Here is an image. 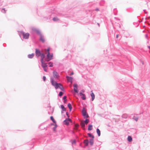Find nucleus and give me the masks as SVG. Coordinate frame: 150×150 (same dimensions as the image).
<instances>
[{
  "instance_id": "obj_9",
  "label": "nucleus",
  "mask_w": 150,
  "mask_h": 150,
  "mask_svg": "<svg viewBox=\"0 0 150 150\" xmlns=\"http://www.w3.org/2000/svg\"><path fill=\"white\" fill-rule=\"evenodd\" d=\"M74 87V91L76 93L78 92V86L77 84H74L73 85Z\"/></svg>"
},
{
  "instance_id": "obj_1",
  "label": "nucleus",
  "mask_w": 150,
  "mask_h": 150,
  "mask_svg": "<svg viewBox=\"0 0 150 150\" xmlns=\"http://www.w3.org/2000/svg\"><path fill=\"white\" fill-rule=\"evenodd\" d=\"M35 53L36 56L37 57L40 56L41 59H42V57H44V58L45 57V54L42 52H41L39 49H36Z\"/></svg>"
},
{
  "instance_id": "obj_14",
  "label": "nucleus",
  "mask_w": 150,
  "mask_h": 150,
  "mask_svg": "<svg viewBox=\"0 0 150 150\" xmlns=\"http://www.w3.org/2000/svg\"><path fill=\"white\" fill-rule=\"evenodd\" d=\"M93 139L94 138H91L89 139V142L90 145L91 146H92L94 142Z\"/></svg>"
},
{
  "instance_id": "obj_15",
  "label": "nucleus",
  "mask_w": 150,
  "mask_h": 150,
  "mask_svg": "<svg viewBox=\"0 0 150 150\" xmlns=\"http://www.w3.org/2000/svg\"><path fill=\"white\" fill-rule=\"evenodd\" d=\"M62 84L60 83H57L54 86L55 89H57L59 88L60 86Z\"/></svg>"
},
{
  "instance_id": "obj_3",
  "label": "nucleus",
  "mask_w": 150,
  "mask_h": 150,
  "mask_svg": "<svg viewBox=\"0 0 150 150\" xmlns=\"http://www.w3.org/2000/svg\"><path fill=\"white\" fill-rule=\"evenodd\" d=\"M21 35H22L23 36L24 38L25 39H28L29 38V34L28 33H25L23 32H21V34L20 35V37Z\"/></svg>"
},
{
  "instance_id": "obj_33",
  "label": "nucleus",
  "mask_w": 150,
  "mask_h": 150,
  "mask_svg": "<svg viewBox=\"0 0 150 150\" xmlns=\"http://www.w3.org/2000/svg\"><path fill=\"white\" fill-rule=\"evenodd\" d=\"M52 20L54 21H57L59 20L56 17L53 18Z\"/></svg>"
},
{
  "instance_id": "obj_37",
  "label": "nucleus",
  "mask_w": 150,
  "mask_h": 150,
  "mask_svg": "<svg viewBox=\"0 0 150 150\" xmlns=\"http://www.w3.org/2000/svg\"><path fill=\"white\" fill-rule=\"evenodd\" d=\"M1 12L3 13H6V10H5V8H3L2 10H1Z\"/></svg>"
},
{
  "instance_id": "obj_47",
  "label": "nucleus",
  "mask_w": 150,
  "mask_h": 150,
  "mask_svg": "<svg viewBox=\"0 0 150 150\" xmlns=\"http://www.w3.org/2000/svg\"><path fill=\"white\" fill-rule=\"evenodd\" d=\"M119 35H118V34H117V35H116V38H118V37H119Z\"/></svg>"
},
{
  "instance_id": "obj_31",
  "label": "nucleus",
  "mask_w": 150,
  "mask_h": 150,
  "mask_svg": "<svg viewBox=\"0 0 150 150\" xmlns=\"http://www.w3.org/2000/svg\"><path fill=\"white\" fill-rule=\"evenodd\" d=\"M132 119H134L136 121H137L138 119V117L135 116H134L132 118Z\"/></svg>"
},
{
  "instance_id": "obj_19",
  "label": "nucleus",
  "mask_w": 150,
  "mask_h": 150,
  "mask_svg": "<svg viewBox=\"0 0 150 150\" xmlns=\"http://www.w3.org/2000/svg\"><path fill=\"white\" fill-rule=\"evenodd\" d=\"M91 98H92V101H93L94 98H95V95H94V94L92 92L91 94Z\"/></svg>"
},
{
  "instance_id": "obj_32",
  "label": "nucleus",
  "mask_w": 150,
  "mask_h": 150,
  "mask_svg": "<svg viewBox=\"0 0 150 150\" xmlns=\"http://www.w3.org/2000/svg\"><path fill=\"white\" fill-rule=\"evenodd\" d=\"M83 122H84L85 124H87L89 122V120L88 119H86Z\"/></svg>"
},
{
  "instance_id": "obj_18",
  "label": "nucleus",
  "mask_w": 150,
  "mask_h": 150,
  "mask_svg": "<svg viewBox=\"0 0 150 150\" xmlns=\"http://www.w3.org/2000/svg\"><path fill=\"white\" fill-rule=\"evenodd\" d=\"M64 124L67 125H68L69 124V122H68V120L67 119H66L64 121Z\"/></svg>"
},
{
  "instance_id": "obj_23",
  "label": "nucleus",
  "mask_w": 150,
  "mask_h": 150,
  "mask_svg": "<svg viewBox=\"0 0 150 150\" xmlns=\"http://www.w3.org/2000/svg\"><path fill=\"white\" fill-rule=\"evenodd\" d=\"M96 132L98 134V136H100V132L99 129L97 128L96 129Z\"/></svg>"
},
{
  "instance_id": "obj_36",
  "label": "nucleus",
  "mask_w": 150,
  "mask_h": 150,
  "mask_svg": "<svg viewBox=\"0 0 150 150\" xmlns=\"http://www.w3.org/2000/svg\"><path fill=\"white\" fill-rule=\"evenodd\" d=\"M57 126V124H56H56H55V126L53 128V131H55Z\"/></svg>"
},
{
  "instance_id": "obj_34",
  "label": "nucleus",
  "mask_w": 150,
  "mask_h": 150,
  "mask_svg": "<svg viewBox=\"0 0 150 150\" xmlns=\"http://www.w3.org/2000/svg\"><path fill=\"white\" fill-rule=\"evenodd\" d=\"M63 94V93L62 91H60L59 92V96H62Z\"/></svg>"
},
{
  "instance_id": "obj_40",
  "label": "nucleus",
  "mask_w": 150,
  "mask_h": 150,
  "mask_svg": "<svg viewBox=\"0 0 150 150\" xmlns=\"http://www.w3.org/2000/svg\"><path fill=\"white\" fill-rule=\"evenodd\" d=\"M50 50V49L49 48H48L47 50L46 49H45V51H46L47 50V52H48H48H49Z\"/></svg>"
},
{
  "instance_id": "obj_45",
  "label": "nucleus",
  "mask_w": 150,
  "mask_h": 150,
  "mask_svg": "<svg viewBox=\"0 0 150 150\" xmlns=\"http://www.w3.org/2000/svg\"><path fill=\"white\" fill-rule=\"evenodd\" d=\"M66 114L67 115V116L68 117H69V114H68V113L67 112H66Z\"/></svg>"
},
{
  "instance_id": "obj_30",
  "label": "nucleus",
  "mask_w": 150,
  "mask_h": 150,
  "mask_svg": "<svg viewBox=\"0 0 150 150\" xmlns=\"http://www.w3.org/2000/svg\"><path fill=\"white\" fill-rule=\"evenodd\" d=\"M50 119L53 121V122L55 124H56V121L54 119L52 116H51L50 117Z\"/></svg>"
},
{
  "instance_id": "obj_53",
  "label": "nucleus",
  "mask_w": 150,
  "mask_h": 150,
  "mask_svg": "<svg viewBox=\"0 0 150 150\" xmlns=\"http://www.w3.org/2000/svg\"><path fill=\"white\" fill-rule=\"evenodd\" d=\"M147 13V12H146V11H145V13Z\"/></svg>"
},
{
  "instance_id": "obj_24",
  "label": "nucleus",
  "mask_w": 150,
  "mask_h": 150,
  "mask_svg": "<svg viewBox=\"0 0 150 150\" xmlns=\"http://www.w3.org/2000/svg\"><path fill=\"white\" fill-rule=\"evenodd\" d=\"M122 117L123 118H127L128 117V115L126 114H124L122 115Z\"/></svg>"
},
{
  "instance_id": "obj_25",
  "label": "nucleus",
  "mask_w": 150,
  "mask_h": 150,
  "mask_svg": "<svg viewBox=\"0 0 150 150\" xmlns=\"http://www.w3.org/2000/svg\"><path fill=\"white\" fill-rule=\"evenodd\" d=\"M127 140L129 142H131L132 140V138L131 136H129L127 138Z\"/></svg>"
},
{
  "instance_id": "obj_16",
  "label": "nucleus",
  "mask_w": 150,
  "mask_h": 150,
  "mask_svg": "<svg viewBox=\"0 0 150 150\" xmlns=\"http://www.w3.org/2000/svg\"><path fill=\"white\" fill-rule=\"evenodd\" d=\"M82 115L84 118H88L89 117V116L87 112L86 113H84L82 114Z\"/></svg>"
},
{
  "instance_id": "obj_17",
  "label": "nucleus",
  "mask_w": 150,
  "mask_h": 150,
  "mask_svg": "<svg viewBox=\"0 0 150 150\" xmlns=\"http://www.w3.org/2000/svg\"><path fill=\"white\" fill-rule=\"evenodd\" d=\"M34 55V54L32 53L31 54H29L28 55V57L29 58L32 59Z\"/></svg>"
},
{
  "instance_id": "obj_51",
  "label": "nucleus",
  "mask_w": 150,
  "mask_h": 150,
  "mask_svg": "<svg viewBox=\"0 0 150 150\" xmlns=\"http://www.w3.org/2000/svg\"><path fill=\"white\" fill-rule=\"evenodd\" d=\"M148 47L150 50V46H148Z\"/></svg>"
},
{
  "instance_id": "obj_27",
  "label": "nucleus",
  "mask_w": 150,
  "mask_h": 150,
  "mask_svg": "<svg viewBox=\"0 0 150 150\" xmlns=\"http://www.w3.org/2000/svg\"><path fill=\"white\" fill-rule=\"evenodd\" d=\"M88 135L90 137H92V138H94V136L93 135H92L91 133H88Z\"/></svg>"
},
{
  "instance_id": "obj_12",
  "label": "nucleus",
  "mask_w": 150,
  "mask_h": 150,
  "mask_svg": "<svg viewBox=\"0 0 150 150\" xmlns=\"http://www.w3.org/2000/svg\"><path fill=\"white\" fill-rule=\"evenodd\" d=\"M50 81H51L52 85L54 87L57 83L55 81H54L53 79L52 78H51Z\"/></svg>"
},
{
  "instance_id": "obj_26",
  "label": "nucleus",
  "mask_w": 150,
  "mask_h": 150,
  "mask_svg": "<svg viewBox=\"0 0 150 150\" xmlns=\"http://www.w3.org/2000/svg\"><path fill=\"white\" fill-rule=\"evenodd\" d=\"M92 125H89L88 126V130H91L92 129Z\"/></svg>"
},
{
  "instance_id": "obj_8",
  "label": "nucleus",
  "mask_w": 150,
  "mask_h": 150,
  "mask_svg": "<svg viewBox=\"0 0 150 150\" xmlns=\"http://www.w3.org/2000/svg\"><path fill=\"white\" fill-rule=\"evenodd\" d=\"M40 36V40L43 43H44L45 42V40L43 35L41 34V33L39 35Z\"/></svg>"
},
{
  "instance_id": "obj_4",
  "label": "nucleus",
  "mask_w": 150,
  "mask_h": 150,
  "mask_svg": "<svg viewBox=\"0 0 150 150\" xmlns=\"http://www.w3.org/2000/svg\"><path fill=\"white\" fill-rule=\"evenodd\" d=\"M47 58L46 59V60L48 61L52 59L53 56V54L50 55V52H48L47 55Z\"/></svg>"
},
{
  "instance_id": "obj_38",
  "label": "nucleus",
  "mask_w": 150,
  "mask_h": 150,
  "mask_svg": "<svg viewBox=\"0 0 150 150\" xmlns=\"http://www.w3.org/2000/svg\"><path fill=\"white\" fill-rule=\"evenodd\" d=\"M104 3V1H102L100 3V4L101 5H103Z\"/></svg>"
},
{
  "instance_id": "obj_28",
  "label": "nucleus",
  "mask_w": 150,
  "mask_h": 150,
  "mask_svg": "<svg viewBox=\"0 0 150 150\" xmlns=\"http://www.w3.org/2000/svg\"><path fill=\"white\" fill-rule=\"evenodd\" d=\"M61 90L63 91H64V89L63 88V86L61 84L59 88Z\"/></svg>"
},
{
  "instance_id": "obj_42",
  "label": "nucleus",
  "mask_w": 150,
  "mask_h": 150,
  "mask_svg": "<svg viewBox=\"0 0 150 150\" xmlns=\"http://www.w3.org/2000/svg\"><path fill=\"white\" fill-rule=\"evenodd\" d=\"M63 98L64 99V100H67V96H64L63 97Z\"/></svg>"
},
{
  "instance_id": "obj_2",
  "label": "nucleus",
  "mask_w": 150,
  "mask_h": 150,
  "mask_svg": "<svg viewBox=\"0 0 150 150\" xmlns=\"http://www.w3.org/2000/svg\"><path fill=\"white\" fill-rule=\"evenodd\" d=\"M35 33L38 35L41 33L40 30L38 29L34 28H32L31 30V33L33 35H34Z\"/></svg>"
},
{
  "instance_id": "obj_22",
  "label": "nucleus",
  "mask_w": 150,
  "mask_h": 150,
  "mask_svg": "<svg viewBox=\"0 0 150 150\" xmlns=\"http://www.w3.org/2000/svg\"><path fill=\"white\" fill-rule=\"evenodd\" d=\"M80 125L82 127L84 128L85 127V124L84 123V122H83V121L81 123Z\"/></svg>"
},
{
  "instance_id": "obj_39",
  "label": "nucleus",
  "mask_w": 150,
  "mask_h": 150,
  "mask_svg": "<svg viewBox=\"0 0 150 150\" xmlns=\"http://www.w3.org/2000/svg\"><path fill=\"white\" fill-rule=\"evenodd\" d=\"M71 143H72V144H76V141L75 140H73L72 141V142H71Z\"/></svg>"
},
{
  "instance_id": "obj_52",
  "label": "nucleus",
  "mask_w": 150,
  "mask_h": 150,
  "mask_svg": "<svg viewBox=\"0 0 150 150\" xmlns=\"http://www.w3.org/2000/svg\"><path fill=\"white\" fill-rule=\"evenodd\" d=\"M117 20H119V21H120V19H119V18H117Z\"/></svg>"
},
{
  "instance_id": "obj_48",
  "label": "nucleus",
  "mask_w": 150,
  "mask_h": 150,
  "mask_svg": "<svg viewBox=\"0 0 150 150\" xmlns=\"http://www.w3.org/2000/svg\"><path fill=\"white\" fill-rule=\"evenodd\" d=\"M145 37L146 38H148V35L147 34L146 35H145Z\"/></svg>"
},
{
  "instance_id": "obj_49",
  "label": "nucleus",
  "mask_w": 150,
  "mask_h": 150,
  "mask_svg": "<svg viewBox=\"0 0 150 150\" xmlns=\"http://www.w3.org/2000/svg\"><path fill=\"white\" fill-rule=\"evenodd\" d=\"M74 74V73L73 72H71V74H70V75H71Z\"/></svg>"
},
{
  "instance_id": "obj_7",
  "label": "nucleus",
  "mask_w": 150,
  "mask_h": 150,
  "mask_svg": "<svg viewBox=\"0 0 150 150\" xmlns=\"http://www.w3.org/2000/svg\"><path fill=\"white\" fill-rule=\"evenodd\" d=\"M66 78L68 82H70L71 84L72 83L73 79V77L68 76H66Z\"/></svg>"
},
{
  "instance_id": "obj_43",
  "label": "nucleus",
  "mask_w": 150,
  "mask_h": 150,
  "mask_svg": "<svg viewBox=\"0 0 150 150\" xmlns=\"http://www.w3.org/2000/svg\"><path fill=\"white\" fill-rule=\"evenodd\" d=\"M46 68L47 67H45V68H43L44 70L46 72L47 71V69H46Z\"/></svg>"
},
{
  "instance_id": "obj_5",
  "label": "nucleus",
  "mask_w": 150,
  "mask_h": 150,
  "mask_svg": "<svg viewBox=\"0 0 150 150\" xmlns=\"http://www.w3.org/2000/svg\"><path fill=\"white\" fill-rule=\"evenodd\" d=\"M44 57H42V59H41V63L42 66L43 68L47 67V64L45 63L44 62Z\"/></svg>"
},
{
  "instance_id": "obj_35",
  "label": "nucleus",
  "mask_w": 150,
  "mask_h": 150,
  "mask_svg": "<svg viewBox=\"0 0 150 150\" xmlns=\"http://www.w3.org/2000/svg\"><path fill=\"white\" fill-rule=\"evenodd\" d=\"M49 64H50L49 67H52L53 66V63L51 62H49Z\"/></svg>"
},
{
  "instance_id": "obj_10",
  "label": "nucleus",
  "mask_w": 150,
  "mask_h": 150,
  "mask_svg": "<svg viewBox=\"0 0 150 150\" xmlns=\"http://www.w3.org/2000/svg\"><path fill=\"white\" fill-rule=\"evenodd\" d=\"M79 95L81 96V98L83 100H85L86 99V97L85 94L82 93V92H80L79 93Z\"/></svg>"
},
{
  "instance_id": "obj_20",
  "label": "nucleus",
  "mask_w": 150,
  "mask_h": 150,
  "mask_svg": "<svg viewBox=\"0 0 150 150\" xmlns=\"http://www.w3.org/2000/svg\"><path fill=\"white\" fill-rule=\"evenodd\" d=\"M61 108L62 109V110L63 111H66V108L64 107V106L63 105H61Z\"/></svg>"
},
{
  "instance_id": "obj_44",
  "label": "nucleus",
  "mask_w": 150,
  "mask_h": 150,
  "mask_svg": "<svg viewBox=\"0 0 150 150\" xmlns=\"http://www.w3.org/2000/svg\"><path fill=\"white\" fill-rule=\"evenodd\" d=\"M67 120H68V122H69V121L71 122V120L69 118V117L68 118H67Z\"/></svg>"
},
{
  "instance_id": "obj_21",
  "label": "nucleus",
  "mask_w": 150,
  "mask_h": 150,
  "mask_svg": "<svg viewBox=\"0 0 150 150\" xmlns=\"http://www.w3.org/2000/svg\"><path fill=\"white\" fill-rule=\"evenodd\" d=\"M67 106L69 109V111H71V109H72V107L71 104L70 103H69L68 104Z\"/></svg>"
},
{
  "instance_id": "obj_11",
  "label": "nucleus",
  "mask_w": 150,
  "mask_h": 150,
  "mask_svg": "<svg viewBox=\"0 0 150 150\" xmlns=\"http://www.w3.org/2000/svg\"><path fill=\"white\" fill-rule=\"evenodd\" d=\"M53 14V13H50L48 14V15L46 16V18L47 19H50L51 18V16Z\"/></svg>"
},
{
  "instance_id": "obj_41",
  "label": "nucleus",
  "mask_w": 150,
  "mask_h": 150,
  "mask_svg": "<svg viewBox=\"0 0 150 150\" xmlns=\"http://www.w3.org/2000/svg\"><path fill=\"white\" fill-rule=\"evenodd\" d=\"M42 79H43V80L44 81H45V80H46V77L45 76H43Z\"/></svg>"
},
{
  "instance_id": "obj_6",
  "label": "nucleus",
  "mask_w": 150,
  "mask_h": 150,
  "mask_svg": "<svg viewBox=\"0 0 150 150\" xmlns=\"http://www.w3.org/2000/svg\"><path fill=\"white\" fill-rule=\"evenodd\" d=\"M53 76L56 79H58L59 77V76L58 73L55 71H54L53 72Z\"/></svg>"
},
{
  "instance_id": "obj_29",
  "label": "nucleus",
  "mask_w": 150,
  "mask_h": 150,
  "mask_svg": "<svg viewBox=\"0 0 150 150\" xmlns=\"http://www.w3.org/2000/svg\"><path fill=\"white\" fill-rule=\"evenodd\" d=\"M87 112L86 110L84 108H83L82 109V114H83L84 113H86Z\"/></svg>"
},
{
  "instance_id": "obj_46",
  "label": "nucleus",
  "mask_w": 150,
  "mask_h": 150,
  "mask_svg": "<svg viewBox=\"0 0 150 150\" xmlns=\"http://www.w3.org/2000/svg\"><path fill=\"white\" fill-rule=\"evenodd\" d=\"M95 10L96 11H99V9L98 8H97L95 9Z\"/></svg>"
},
{
  "instance_id": "obj_50",
  "label": "nucleus",
  "mask_w": 150,
  "mask_h": 150,
  "mask_svg": "<svg viewBox=\"0 0 150 150\" xmlns=\"http://www.w3.org/2000/svg\"><path fill=\"white\" fill-rule=\"evenodd\" d=\"M67 100H64V103H65L67 101Z\"/></svg>"
},
{
  "instance_id": "obj_13",
  "label": "nucleus",
  "mask_w": 150,
  "mask_h": 150,
  "mask_svg": "<svg viewBox=\"0 0 150 150\" xmlns=\"http://www.w3.org/2000/svg\"><path fill=\"white\" fill-rule=\"evenodd\" d=\"M83 143L84 144L85 146H87L88 145L89 141L88 139L84 140L83 141Z\"/></svg>"
}]
</instances>
